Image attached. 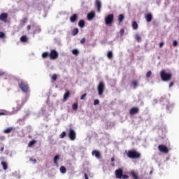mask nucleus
I'll list each match as a JSON object with an SVG mask.
<instances>
[{"instance_id": "f257e3e1", "label": "nucleus", "mask_w": 179, "mask_h": 179, "mask_svg": "<svg viewBox=\"0 0 179 179\" xmlns=\"http://www.w3.org/2000/svg\"><path fill=\"white\" fill-rule=\"evenodd\" d=\"M127 156L129 159H141V153L136 150H129L127 152Z\"/></svg>"}, {"instance_id": "f03ea898", "label": "nucleus", "mask_w": 179, "mask_h": 179, "mask_svg": "<svg viewBox=\"0 0 179 179\" xmlns=\"http://www.w3.org/2000/svg\"><path fill=\"white\" fill-rule=\"evenodd\" d=\"M171 76H173L171 73H166V70H162L160 72L161 79L164 82H167L169 80H171Z\"/></svg>"}, {"instance_id": "7ed1b4c3", "label": "nucleus", "mask_w": 179, "mask_h": 179, "mask_svg": "<svg viewBox=\"0 0 179 179\" xmlns=\"http://www.w3.org/2000/svg\"><path fill=\"white\" fill-rule=\"evenodd\" d=\"M19 87L22 92H24V93L29 92V85H27V83H25L24 81H21L19 83Z\"/></svg>"}, {"instance_id": "20e7f679", "label": "nucleus", "mask_w": 179, "mask_h": 179, "mask_svg": "<svg viewBox=\"0 0 179 179\" xmlns=\"http://www.w3.org/2000/svg\"><path fill=\"white\" fill-rule=\"evenodd\" d=\"M113 22H114V14L108 15L105 17V23L107 26L111 24V23H113Z\"/></svg>"}, {"instance_id": "39448f33", "label": "nucleus", "mask_w": 179, "mask_h": 179, "mask_svg": "<svg viewBox=\"0 0 179 179\" xmlns=\"http://www.w3.org/2000/svg\"><path fill=\"white\" fill-rule=\"evenodd\" d=\"M97 89H98L99 96H101V94H103V93L104 92V89H105L104 83L100 82L99 84L98 85Z\"/></svg>"}, {"instance_id": "423d86ee", "label": "nucleus", "mask_w": 179, "mask_h": 179, "mask_svg": "<svg viewBox=\"0 0 179 179\" xmlns=\"http://www.w3.org/2000/svg\"><path fill=\"white\" fill-rule=\"evenodd\" d=\"M58 57H59L58 52H57V50H52L50 51V53H49V58H50V59H57Z\"/></svg>"}, {"instance_id": "0eeeda50", "label": "nucleus", "mask_w": 179, "mask_h": 179, "mask_svg": "<svg viewBox=\"0 0 179 179\" xmlns=\"http://www.w3.org/2000/svg\"><path fill=\"white\" fill-rule=\"evenodd\" d=\"M69 137L70 138L71 141H75V139H76V133L73 129H69Z\"/></svg>"}, {"instance_id": "6e6552de", "label": "nucleus", "mask_w": 179, "mask_h": 179, "mask_svg": "<svg viewBox=\"0 0 179 179\" xmlns=\"http://www.w3.org/2000/svg\"><path fill=\"white\" fill-rule=\"evenodd\" d=\"M158 149H159V152H161V153H165L166 155H167V153H169V148H167V146H166L164 145H159L158 146Z\"/></svg>"}, {"instance_id": "1a4fd4ad", "label": "nucleus", "mask_w": 179, "mask_h": 179, "mask_svg": "<svg viewBox=\"0 0 179 179\" xmlns=\"http://www.w3.org/2000/svg\"><path fill=\"white\" fill-rule=\"evenodd\" d=\"M8 13H3L0 14V21L3 22V23H8Z\"/></svg>"}, {"instance_id": "9d476101", "label": "nucleus", "mask_w": 179, "mask_h": 179, "mask_svg": "<svg viewBox=\"0 0 179 179\" xmlns=\"http://www.w3.org/2000/svg\"><path fill=\"white\" fill-rule=\"evenodd\" d=\"M115 174L116 178L121 179L122 178V174H124V171L122 170V169H118L115 171Z\"/></svg>"}, {"instance_id": "9b49d317", "label": "nucleus", "mask_w": 179, "mask_h": 179, "mask_svg": "<svg viewBox=\"0 0 179 179\" xmlns=\"http://www.w3.org/2000/svg\"><path fill=\"white\" fill-rule=\"evenodd\" d=\"M145 18L146 20V22H148V23H150V22H152L153 19V15H152V13H149L145 15Z\"/></svg>"}, {"instance_id": "f8f14e48", "label": "nucleus", "mask_w": 179, "mask_h": 179, "mask_svg": "<svg viewBox=\"0 0 179 179\" xmlns=\"http://www.w3.org/2000/svg\"><path fill=\"white\" fill-rule=\"evenodd\" d=\"M139 113V108L134 107L131 108L129 110V114L134 115V114H138Z\"/></svg>"}, {"instance_id": "ddd939ff", "label": "nucleus", "mask_w": 179, "mask_h": 179, "mask_svg": "<svg viewBox=\"0 0 179 179\" xmlns=\"http://www.w3.org/2000/svg\"><path fill=\"white\" fill-rule=\"evenodd\" d=\"M94 17H96V13H94V11H91L87 14L88 20H93Z\"/></svg>"}, {"instance_id": "4468645a", "label": "nucleus", "mask_w": 179, "mask_h": 179, "mask_svg": "<svg viewBox=\"0 0 179 179\" xmlns=\"http://www.w3.org/2000/svg\"><path fill=\"white\" fill-rule=\"evenodd\" d=\"M92 156H95L96 159H101V154L98 150H93L92 152Z\"/></svg>"}, {"instance_id": "2eb2a0df", "label": "nucleus", "mask_w": 179, "mask_h": 179, "mask_svg": "<svg viewBox=\"0 0 179 179\" xmlns=\"http://www.w3.org/2000/svg\"><path fill=\"white\" fill-rule=\"evenodd\" d=\"M95 6L97 8V12L100 13L101 9V1H100V0H96Z\"/></svg>"}, {"instance_id": "dca6fc26", "label": "nucleus", "mask_w": 179, "mask_h": 179, "mask_svg": "<svg viewBox=\"0 0 179 179\" xmlns=\"http://www.w3.org/2000/svg\"><path fill=\"white\" fill-rule=\"evenodd\" d=\"M78 20V15L73 14L72 16L70 17V21L71 23H75Z\"/></svg>"}, {"instance_id": "f3484780", "label": "nucleus", "mask_w": 179, "mask_h": 179, "mask_svg": "<svg viewBox=\"0 0 179 179\" xmlns=\"http://www.w3.org/2000/svg\"><path fill=\"white\" fill-rule=\"evenodd\" d=\"M124 18H125V17H124V15H122V14H120L117 16V21L119 22V24H121V23H122V22H124Z\"/></svg>"}, {"instance_id": "a211bd4d", "label": "nucleus", "mask_w": 179, "mask_h": 179, "mask_svg": "<svg viewBox=\"0 0 179 179\" xmlns=\"http://www.w3.org/2000/svg\"><path fill=\"white\" fill-rule=\"evenodd\" d=\"M71 96V92L69 91H66L64 95V101H66L69 96Z\"/></svg>"}, {"instance_id": "6ab92c4d", "label": "nucleus", "mask_w": 179, "mask_h": 179, "mask_svg": "<svg viewBox=\"0 0 179 179\" xmlns=\"http://www.w3.org/2000/svg\"><path fill=\"white\" fill-rule=\"evenodd\" d=\"M131 178H133L134 179H139V177L138 176V173H135V171H131Z\"/></svg>"}, {"instance_id": "aec40b11", "label": "nucleus", "mask_w": 179, "mask_h": 179, "mask_svg": "<svg viewBox=\"0 0 179 179\" xmlns=\"http://www.w3.org/2000/svg\"><path fill=\"white\" fill-rule=\"evenodd\" d=\"M58 160H59V155H55L54 157V163L55 166H58Z\"/></svg>"}, {"instance_id": "412c9836", "label": "nucleus", "mask_w": 179, "mask_h": 179, "mask_svg": "<svg viewBox=\"0 0 179 179\" xmlns=\"http://www.w3.org/2000/svg\"><path fill=\"white\" fill-rule=\"evenodd\" d=\"M12 131H13V127H9L6 129L3 132L4 134H10V132H12Z\"/></svg>"}, {"instance_id": "4be33fe9", "label": "nucleus", "mask_w": 179, "mask_h": 179, "mask_svg": "<svg viewBox=\"0 0 179 179\" xmlns=\"http://www.w3.org/2000/svg\"><path fill=\"white\" fill-rule=\"evenodd\" d=\"M132 27L134 30H138V22L136 21L132 22Z\"/></svg>"}, {"instance_id": "5701e85b", "label": "nucleus", "mask_w": 179, "mask_h": 179, "mask_svg": "<svg viewBox=\"0 0 179 179\" xmlns=\"http://www.w3.org/2000/svg\"><path fill=\"white\" fill-rule=\"evenodd\" d=\"M48 57H50V53L48 52H44L42 54V58L43 59L48 58Z\"/></svg>"}, {"instance_id": "b1692460", "label": "nucleus", "mask_w": 179, "mask_h": 179, "mask_svg": "<svg viewBox=\"0 0 179 179\" xmlns=\"http://www.w3.org/2000/svg\"><path fill=\"white\" fill-rule=\"evenodd\" d=\"M20 108H22V105H17V106L15 108H13V110L14 113H17V111H20Z\"/></svg>"}, {"instance_id": "393cba45", "label": "nucleus", "mask_w": 179, "mask_h": 179, "mask_svg": "<svg viewBox=\"0 0 179 179\" xmlns=\"http://www.w3.org/2000/svg\"><path fill=\"white\" fill-rule=\"evenodd\" d=\"M1 164L4 170H8V163L5 162H1Z\"/></svg>"}, {"instance_id": "a878e982", "label": "nucleus", "mask_w": 179, "mask_h": 179, "mask_svg": "<svg viewBox=\"0 0 179 179\" xmlns=\"http://www.w3.org/2000/svg\"><path fill=\"white\" fill-rule=\"evenodd\" d=\"M78 33H79V29L78 28H75L72 31L71 34H72V36H76V34H78Z\"/></svg>"}, {"instance_id": "bb28decb", "label": "nucleus", "mask_w": 179, "mask_h": 179, "mask_svg": "<svg viewBox=\"0 0 179 179\" xmlns=\"http://www.w3.org/2000/svg\"><path fill=\"white\" fill-rule=\"evenodd\" d=\"M79 27H85V21L83 20H81L78 22Z\"/></svg>"}, {"instance_id": "cd10ccee", "label": "nucleus", "mask_w": 179, "mask_h": 179, "mask_svg": "<svg viewBox=\"0 0 179 179\" xmlns=\"http://www.w3.org/2000/svg\"><path fill=\"white\" fill-rule=\"evenodd\" d=\"M20 23H21L22 26H24V24H26V23H27V18L24 17L22 20H21Z\"/></svg>"}, {"instance_id": "c85d7f7f", "label": "nucleus", "mask_w": 179, "mask_h": 179, "mask_svg": "<svg viewBox=\"0 0 179 179\" xmlns=\"http://www.w3.org/2000/svg\"><path fill=\"white\" fill-rule=\"evenodd\" d=\"M20 41H22V43H26V41H27V36H22L20 38Z\"/></svg>"}, {"instance_id": "c756f323", "label": "nucleus", "mask_w": 179, "mask_h": 179, "mask_svg": "<svg viewBox=\"0 0 179 179\" xmlns=\"http://www.w3.org/2000/svg\"><path fill=\"white\" fill-rule=\"evenodd\" d=\"M60 172L62 173V174H65V173H66V168H65V166H61Z\"/></svg>"}, {"instance_id": "7c9ffc66", "label": "nucleus", "mask_w": 179, "mask_h": 179, "mask_svg": "<svg viewBox=\"0 0 179 179\" xmlns=\"http://www.w3.org/2000/svg\"><path fill=\"white\" fill-rule=\"evenodd\" d=\"M131 85L134 87V89H136V86H138V81L133 80L131 82Z\"/></svg>"}, {"instance_id": "2f4dec72", "label": "nucleus", "mask_w": 179, "mask_h": 179, "mask_svg": "<svg viewBox=\"0 0 179 179\" xmlns=\"http://www.w3.org/2000/svg\"><path fill=\"white\" fill-rule=\"evenodd\" d=\"M36 140H32V141H31L29 143V144H28V146L29 147V148H31V146H33V145H36Z\"/></svg>"}, {"instance_id": "473e14b6", "label": "nucleus", "mask_w": 179, "mask_h": 179, "mask_svg": "<svg viewBox=\"0 0 179 179\" xmlns=\"http://www.w3.org/2000/svg\"><path fill=\"white\" fill-rule=\"evenodd\" d=\"M107 57L109 58V59H111V58H113V52L108 51L107 53Z\"/></svg>"}, {"instance_id": "72a5a7b5", "label": "nucleus", "mask_w": 179, "mask_h": 179, "mask_svg": "<svg viewBox=\"0 0 179 179\" xmlns=\"http://www.w3.org/2000/svg\"><path fill=\"white\" fill-rule=\"evenodd\" d=\"M65 136H66V131H63L60 136H59V138L60 139H63V138H65Z\"/></svg>"}, {"instance_id": "f704fd0d", "label": "nucleus", "mask_w": 179, "mask_h": 179, "mask_svg": "<svg viewBox=\"0 0 179 179\" xmlns=\"http://www.w3.org/2000/svg\"><path fill=\"white\" fill-rule=\"evenodd\" d=\"M135 39L136 40V41H138V43H140V41H141V36L139 34L135 35Z\"/></svg>"}, {"instance_id": "c9c22d12", "label": "nucleus", "mask_w": 179, "mask_h": 179, "mask_svg": "<svg viewBox=\"0 0 179 179\" xmlns=\"http://www.w3.org/2000/svg\"><path fill=\"white\" fill-rule=\"evenodd\" d=\"M72 54H73V55H78L79 54V50L74 49L72 50Z\"/></svg>"}, {"instance_id": "e433bc0d", "label": "nucleus", "mask_w": 179, "mask_h": 179, "mask_svg": "<svg viewBox=\"0 0 179 179\" xmlns=\"http://www.w3.org/2000/svg\"><path fill=\"white\" fill-rule=\"evenodd\" d=\"M72 108L74 111H76V110H78V103L73 104Z\"/></svg>"}, {"instance_id": "4c0bfd02", "label": "nucleus", "mask_w": 179, "mask_h": 179, "mask_svg": "<svg viewBox=\"0 0 179 179\" xmlns=\"http://www.w3.org/2000/svg\"><path fill=\"white\" fill-rule=\"evenodd\" d=\"M6 110H0V115H6Z\"/></svg>"}, {"instance_id": "58836bf2", "label": "nucleus", "mask_w": 179, "mask_h": 179, "mask_svg": "<svg viewBox=\"0 0 179 179\" xmlns=\"http://www.w3.org/2000/svg\"><path fill=\"white\" fill-rule=\"evenodd\" d=\"M57 74H53L52 76V80H53V82H55V80H57Z\"/></svg>"}, {"instance_id": "ea45409f", "label": "nucleus", "mask_w": 179, "mask_h": 179, "mask_svg": "<svg viewBox=\"0 0 179 179\" xmlns=\"http://www.w3.org/2000/svg\"><path fill=\"white\" fill-rule=\"evenodd\" d=\"M99 104H100V101H99V99H95L94 101V106H97Z\"/></svg>"}, {"instance_id": "a19ab883", "label": "nucleus", "mask_w": 179, "mask_h": 179, "mask_svg": "<svg viewBox=\"0 0 179 179\" xmlns=\"http://www.w3.org/2000/svg\"><path fill=\"white\" fill-rule=\"evenodd\" d=\"M146 76L147 78H150V76H152V71H148L146 73Z\"/></svg>"}, {"instance_id": "79ce46f5", "label": "nucleus", "mask_w": 179, "mask_h": 179, "mask_svg": "<svg viewBox=\"0 0 179 179\" xmlns=\"http://www.w3.org/2000/svg\"><path fill=\"white\" fill-rule=\"evenodd\" d=\"M120 33L121 37H122V36H124V33H125V30H124V29H120Z\"/></svg>"}, {"instance_id": "37998d69", "label": "nucleus", "mask_w": 179, "mask_h": 179, "mask_svg": "<svg viewBox=\"0 0 179 179\" xmlns=\"http://www.w3.org/2000/svg\"><path fill=\"white\" fill-rule=\"evenodd\" d=\"M5 37V33L0 31V38H3Z\"/></svg>"}, {"instance_id": "c03bdc74", "label": "nucleus", "mask_w": 179, "mask_h": 179, "mask_svg": "<svg viewBox=\"0 0 179 179\" xmlns=\"http://www.w3.org/2000/svg\"><path fill=\"white\" fill-rule=\"evenodd\" d=\"M87 96V94H84L80 96V100H85V97Z\"/></svg>"}, {"instance_id": "a18cd8bd", "label": "nucleus", "mask_w": 179, "mask_h": 179, "mask_svg": "<svg viewBox=\"0 0 179 179\" xmlns=\"http://www.w3.org/2000/svg\"><path fill=\"white\" fill-rule=\"evenodd\" d=\"M84 43H86V38H83L80 40V44H84Z\"/></svg>"}, {"instance_id": "49530a36", "label": "nucleus", "mask_w": 179, "mask_h": 179, "mask_svg": "<svg viewBox=\"0 0 179 179\" xmlns=\"http://www.w3.org/2000/svg\"><path fill=\"white\" fill-rule=\"evenodd\" d=\"M122 178H123V179H128V178H129V176H128V175H122Z\"/></svg>"}, {"instance_id": "de8ad7c7", "label": "nucleus", "mask_w": 179, "mask_h": 179, "mask_svg": "<svg viewBox=\"0 0 179 179\" xmlns=\"http://www.w3.org/2000/svg\"><path fill=\"white\" fill-rule=\"evenodd\" d=\"M178 44V43L177 42V41H174L173 43V47H177Z\"/></svg>"}, {"instance_id": "09e8293b", "label": "nucleus", "mask_w": 179, "mask_h": 179, "mask_svg": "<svg viewBox=\"0 0 179 179\" xmlns=\"http://www.w3.org/2000/svg\"><path fill=\"white\" fill-rule=\"evenodd\" d=\"M163 45H164V43L161 42V43H159V48H162L163 47Z\"/></svg>"}, {"instance_id": "8fccbe9b", "label": "nucleus", "mask_w": 179, "mask_h": 179, "mask_svg": "<svg viewBox=\"0 0 179 179\" xmlns=\"http://www.w3.org/2000/svg\"><path fill=\"white\" fill-rule=\"evenodd\" d=\"M5 75V72L0 71V76H3Z\"/></svg>"}, {"instance_id": "3c124183", "label": "nucleus", "mask_w": 179, "mask_h": 179, "mask_svg": "<svg viewBox=\"0 0 179 179\" xmlns=\"http://www.w3.org/2000/svg\"><path fill=\"white\" fill-rule=\"evenodd\" d=\"M84 177H85V179H89V176H87V173H85Z\"/></svg>"}, {"instance_id": "603ef678", "label": "nucleus", "mask_w": 179, "mask_h": 179, "mask_svg": "<svg viewBox=\"0 0 179 179\" xmlns=\"http://www.w3.org/2000/svg\"><path fill=\"white\" fill-rule=\"evenodd\" d=\"M31 29V26H30V25H28L27 27V30H30Z\"/></svg>"}, {"instance_id": "864d4df0", "label": "nucleus", "mask_w": 179, "mask_h": 179, "mask_svg": "<svg viewBox=\"0 0 179 179\" xmlns=\"http://www.w3.org/2000/svg\"><path fill=\"white\" fill-rule=\"evenodd\" d=\"M174 85V83L171 82L169 85V87H171L172 86Z\"/></svg>"}, {"instance_id": "5fc2aeb1", "label": "nucleus", "mask_w": 179, "mask_h": 179, "mask_svg": "<svg viewBox=\"0 0 179 179\" xmlns=\"http://www.w3.org/2000/svg\"><path fill=\"white\" fill-rule=\"evenodd\" d=\"M3 149H4V148H3V147H1V148H0V152H3Z\"/></svg>"}, {"instance_id": "6e6d98bb", "label": "nucleus", "mask_w": 179, "mask_h": 179, "mask_svg": "<svg viewBox=\"0 0 179 179\" xmlns=\"http://www.w3.org/2000/svg\"><path fill=\"white\" fill-rule=\"evenodd\" d=\"M114 160H115V159H114V157H112L111 159H110L111 162H114Z\"/></svg>"}, {"instance_id": "4d7b16f0", "label": "nucleus", "mask_w": 179, "mask_h": 179, "mask_svg": "<svg viewBox=\"0 0 179 179\" xmlns=\"http://www.w3.org/2000/svg\"><path fill=\"white\" fill-rule=\"evenodd\" d=\"M34 162L36 163V159H34Z\"/></svg>"}, {"instance_id": "13d9d810", "label": "nucleus", "mask_w": 179, "mask_h": 179, "mask_svg": "<svg viewBox=\"0 0 179 179\" xmlns=\"http://www.w3.org/2000/svg\"><path fill=\"white\" fill-rule=\"evenodd\" d=\"M112 166H114V164H112Z\"/></svg>"}, {"instance_id": "bf43d9fd", "label": "nucleus", "mask_w": 179, "mask_h": 179, "mask_svg": "<svg viewBox=\"0 0 179 179\" xmlns=\"http://www.w3.org/2000/svg\"><path fill=\"white\" fill-rule=\"evenodd\" d=\"M150 174H152V171H150Z\"/></svg>"}]
</instances>
